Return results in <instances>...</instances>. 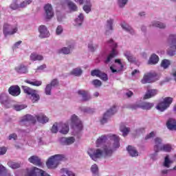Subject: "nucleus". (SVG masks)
Here are the masks:
<instances>
[{"instance_id": "nucleus-1", "label": "nucleus", "mask_w": 176, "mask_h": 176, "mask_svg": "<svg viewBox=\"0 0 176 176\" xmlns=\"http://www.w3.org/2000/svg\"><path fill=\"white\" fill-rule=\"evenodd\" d=\"M119 141V136L116 135H102L96 140L97 148L88 149L87 154L94 162H97L99 159L111 157L113 152L119 149L120 146Z\"/></svg>"}, {"instance_id": "nucleus-2", "label": "nucleus", "mask_w": 176, "mask_h": 176, "mask_svg": "<svg viewBox=\"0 0 176 176\" xmlns=\"http://www.w3.org/2000/svg\"><path fill=\"white\" fill-rule=\"evenodd\" d=\"M42 123V124H45L49 122V118L44 114H38L36 116H31L30 114H27L26 116H23L21 120V123Z\"/></svg>"}, {"instance_id": "nucleus-3", "label": "nucleus", "mask_w": 176, "mask_h": 176, "mask_svg": "<svg viewBox=\"0 0 176 176\" xmlns=\"http://www.w3.org/2000/svg\"><path fill=\"white\" fill-rule=\"evenodd\" d=\"M65 160V156L61 154H57L51 156L46 162L47 168L54 169L57 168L60 162Z\"/></svg>"}, {"instance_id": "nucleus-4", "label": "nucleus", "mask_w": 176, "mask_h": 176, "mask_svg": "<svg viewBox=\"0 0 176 176\" xmlns=\"http://www.w3.org/2000/svg\"><path fill=\"white\" fill-rule=\"evenodd\" d=\"M107 43L108 46H110V47H111V53L104 60L105 64H109V63H111V61L112 60V58L116 57V55L118 54V50H116L118 48V43H115L113 41V39L112 38L108 40L107 41Z\"/></svg>"}, {"instance_id": "nucleus-5", "label": "nucleus", "mask_w": 176, "mask_h": 176, "mask_svg": "<svg viewBox=\"0 0 176 176\" xmlns=\"http://www.w3.org/2000/svg\"><path fill=\"white\" fill-rule=\"evenodd\" d=\"M19 31V27L17 23H14L13 25L6 23L3 27V32L5 36H8V35H14Z\"/></svg>"}, {"instance_id": "nucleus-6", "label": "nucleus", "mask_w": 176, "mask_h": 176, "mask_svg": "<svg viewBox=\"0 0 176 176\" xmlns=\"http://www.w3.org/2000/svg\"><path fill=\"white\" fill-rule=\"evenodd\" d=\"M168 45L169 49L168 54L169 56H174L176 50V34H170L168 37Z\"/></svg>"}, {"instance_id": "nucleus-7", "label": "nucleus", "mask_w": 176, "mask_h": 176, "mask_svg": "<svg viewBox=\"0 0 176 176\" xmlns=\"http://www.w3.org/2000/svg\"><path fill=\"white\" fill-rule=\"evenodd\" d=\"M21 88L25 94L30 96V99L32 100V102H38V100H40L41 96H39V94H38V91L24 85H23Z\"/></svg>"}, {"instance_id": "nucleus-8", "label": "nucleus", "mask_w": 176, "mask_h": 176, "mask_svg": "<svg viewBox=\"0 0 176 176\" xmlns=\"http://www.w3.org/2000/svg\"><path fill=\"white\" fill-rule=\"evenodd\" d=\"M173 102V98L171 97H166L164 98L163 101L160 102L156 106V109L160 111V112H164L167 108L171 105Z\"/></svg>"}, {"instance_id": "nucleus-9", "label": "nucleus", "mask_w": 176, "mask_h": 176, "mask_svg": "<svg viewBox=\"0 0 176 176\" xmlns=\"http://www.w3.org/2000/svg\"><path fill=\"white\" fill-rule=\"evenodd\" d=\"M124 68V62H122L120 59L115 60V65L110 67V69L113 74H119L122 72Z\"/></svg>"}, {"instance_id": "nucleus-10", "label": "nucleus", "mask_w": 176, "mask_h": 176, "mask_svg": "<svg viewBox=\"0 0 176 176\" xmlns=\"http://www.w3.org/2000/svg\"><path fill=\"white\" fill-rule=\"evenodd\" d=\"M70 121L74 129L78 130V131H80V130L83 129L82 121L80 120V119H79L78 116L73 114L70 118Z\"/></svg>"}, {"instance_id": "nucleus-11", "label": "nucleus", "mask_w": 176, "mask_h": 176, "mask_svg": "<svg viewBox=\"0 0 176 176\" xmlns=\"http://www.w3.org/2000/svg\"><path fill=\"white\" fill-rule=\"evenodd\" d=\"M154 105L155 104L153 103L144 102L141 104L136 103L133 104L131 108L132 109H138V108H141L142 109L149 111V109H152V108H153Z\"/></svg>"}, {"instance_id": "nucleus-12", "label": "nucleus", "mask_w": 176, "mask_h": 176, "mask_svg": "<svg viewBox=\"0 0 176 176\" xmlns=\"http://www.w3.org/2000/svg\"><path fill=\"white\" fill-rule=\"evenodd\" d=\"M75 43H67V47H63L58 50V54H71V52L74 50Z\"/></svg>"}, {"instance_id": "nucleus-13", "label": "nucleus", "mask_w": 176, "mask_h": 176, "mask_svg": "<svg viewBox=\"0 0 176 176\" xmlns=\"http://www.w3.org/2000/svg\"><path fill=\"white\" fill-rule=\"evenodd\" d=\"M76 3H79V5H83L82 9L85 13H90L91 12V3L90 0H74Z\"/></svg>"}, {"instance_id": "nucleus-14", "label": "nucleus", "mask_w": 176, "mask_h": 176, "mask_svg": "<svg viewBox=\"0 0 176 176\" xmlns=\"http://www.w3.org/2000/svg\"><path fill=\"white\" fill-rule=\"evenodd\" d=\"M155 78H156V73H147L144 75L141 83H142V85L152 83V82L155 81Z\"/></svg>"}, {"instance_id": "nucleus-15", "label": "nucleus", "mask_w": 176, "mask_h": 176, "mask_svg": "<svg viewBox=\"0 0 176 176\" xmlns=\"http://www.w3.org/2000/svg\"><path fill=\"white\" fill-rule=\"evenodd\" d=\"M113 19H109L107 21V23L104 25V34L105 35H111L113 32Z\"/></svg>"}, {"instance_id": "nucleus-16", "label": "nucleus", "mask_w": 176, "mask_h": 176, "mask_svg": "<svg viewBox=\"0 0 176 176\" xmlns=\"http://www.w3.org/2000/svg\"><path fill=\"white\" fill-rule=\"evenodd\" d=\"M0 102L6 107V108H12L11 104L12 102L9 100V97L6 94H1L0 95Z\"/></svg>"}, {"instance_id": "nucleus-17", "label": "nucleus", "mask_w": 176, "mask_h": 176, "mask_svg": "<svg viewBox=\"0 0 176 176\" xmlns=\"http://www.w3.org/2000/svg\"><path fill=\"white\" fill-rule=\"evenodd\" d=\"M39 37L41 38H49L50 36V32L47 30L45 25H41L38 28Z\"/></svg>"}, {"instance_id": "nucleus-18", "label": "nucleus", "mask_w": 176, "mask_h": 176, "mask_svg": "<svg viewBox=\"0 0 176 176\" xmlns=\"http://www.w3.org/2000/svg\"><path fill=\"white\" fill-rule=\"evenodd\" d=\"M44 10L46 14V19L50 20L54 16V12L53 11V7L52 4L47 3L44 6Z\"/></svg>"}, {"instance_id": "nucleus-19", "label": "nucleus", "mask_w": 176, "mask_h": 176, "mask_svg": "<svg viewBox=\"0 0 176 176\" xmlns=\"http://www.w3.org/2000/svg\"><path fill=\"white\" fill-rule=\"evenodd\" d=\"M77 94H78V97H80L82 101H89V100H91V96L87 91L80 89L77 91Z\"/></svg>"}, {"instance_id": "nucleus-20", "label": "nucleus", "mask_w": 176, "mask_h": 176, "mask_svg": "<svg viewBox=\"0 0 176 176\" xmlns=\"http://www.w3.org/2000/svg\"><path fill=\"white\" fill-rule=\"evenodd\" d=\"M9 94L13 96L14 97H17V96H20L21 93V90L20 89V87L17 85L11 86L8 89Z\"/></svg>"}, {"instance_id": "nucleus-21", "label": "nucleus", "mask_w": 176, "mask_h": 176, "mask_svg": "<svg viewBox=\"0 0 176 176\" xmlns=\"http://www.w3.org/2000/svg\"><path fill=\"white\" fill-rule=\"evenodd\" d=\"M149 26L155 27L156 28H160V30H166L167 28V25L166 23L159 21H151Z\"/></svg>"}, {"instance_id": "nucleus-22", "label": "nucleus", "mask_w": 176, "mask_h": 176, "mask_svg": "<svg viewBox=\"0 0 176 176\" xmlns=\"http://www.w3.org/2000/svg\"><path fill=\"white\" fill-rule=\"evenodd\" d=\"M60 142L62 145H72L75 142L74 137L61 138Z\"/></svg>"}, {"instance_id": "nucleus-23", "label": "nucleus", "mask_w": 176, "mask_h": 176, "mask_svg": "<svg viewBox=\"0 0 176 176\" xmlns=\"http://www.w3.org/2000/svg\"><path fill=\"white\" fill-rule=\"evenodd\" d=\"M154 152H160V149L163 145V140L160 138H155L154 139Z\"/></svg>"}, {"instance_id": "nucleus-24", "label": "nucleus", "mask_w": 176, "mask_h": 176, "mask_svg": "<svg viewBox=\"0 0 176 176\" xmlns=\"http://www.w3.org/2000/svg\"><path fill=\"white\" fill-rule=\"evenodd\" d=\"M14 69L17 74H28V67L23 64H21L16 66L14 68Z\"/></svg>"}, {"instance_id": "nucleus-25", "label": "nucleus", "mask_w": 176, "mask_h": 176, "mask_svg": "<svg viewBox=\"0 0 176 176\" xmlns=\"http://www.w3.org/2000/svg\"><path fill=\"white\" fill-rule=\"evenodd\" d=\"M83 21H85V14H83V13H80L74 20V24L75 27H81L83 24Z\"/></svg>"}, {"instance_id": "nucleus-26", "label": "nucleus", "mask_w": 176, "mask_h": 176, "mask_svg": "<svg viewBox=\"0 0 176 176\" xmlns=\"http://www.w3.org/2000/svg\"><path fill=\"white\" fill-rule=\"evenodd\" d=\"M28 162H30V163H32V164H34V166H42V161L41 160V158H39V157L36 155L31 156L28 159Z\"/></svg>"}, {"instance_id": "nucleus-27", "label": "nucleus", "mask_w": 176, "mask_h": 176, "mask_svg": "<svg viewBox=\"0 0 176 176\" xmlns=\"http://www.w3.org/2000/svg\"><path fill=\"white\" fill-rule=\"evenodd\" d=\"M120 25H121L122 30H124V31L129 32V34H131V35H134V34H135L134 30L133 29V28H131V26H130L129 24H127V23L122 22L120 23Z\"/></svg>"}, {"instance_id": "nucleus-28", "label": "nucleus", "mask_w": 176, "mask_h": 176, "mask_svg": "<svg viewBox=\"0 0 176 176\" xmlns=\"http://www.w3.org/2000/svg\"><path fill=\"white\" fill-rule=\"evenodd\" d=\"M43 55L39 54L36 52H33L30 56L31 61H43Z\"/></svg>"}, {"instance_id": "nucleus-29", "label": "nucleus", "mask_w": 176, "mask_h": 176, "mask_svg": "<svg viewBox=\"0 0 176 176\" xmlns=\"http://www.w3.org/2000/svg\"><path fill=\"white\" fill-rule=\"evenodd\" d=\"M126 151L131 157H137L138 156V151L133 146H128Z\"/></svg>"}, {"instance_id": "nucleus-30", "label": "nucleus", "mask_w": 176, "mask_h": 176, "mask_svg": "<svg viewBox=\"0 0 176 176\" xmlns=\"http://www.w3.org/2000/svg\"><path fill=\"white\" fill-rule=\"evenodd\" d=\"M159 63V56L156 54H153L151 55L148 64L149 65H156Z\"/></svg>"}, {"instance_id": "nucleus-31", "label": "nucleus", "mask_w": 176, "mask_h": 176, "mask_svg": "<svg viewBox=\"0 0 176 176\" xmlns=\"http://www.w3.org/2000/svg\"><path fill=\"white\" fill-rule=\"evenodd\" d=\"M58 130L59 133H61V134H68L69 126H68L67 124H58Z\"/></svg>"}, {"instance_id": "nucleus-32", "label": "nucleus", "mask_w": 176, "mask_h": 176, "mask_svg": "<svg viewBox=\"0 0 176 176\" xmlns=\"http://www.w3.org/2000/svg\"><path fill=\"white\" fill-rule=\"evenodd\" d=\"M157 94V89H148L144 96V100H148V98H152Z\"/></svg>"}, {"instance_id": "nucleus-33", "label": "nucleus", "mask_w": 176, "mask_h": 176, "mask_svg": "<svg viewBox=\"0 0 176 176\" xmlns=\"http://www.w3.org/2000/svg\"><path fill=\"white\" fill-rule=\"evenodd\" d=\"M70 74L74 76H80L83 74V70H82L81 67H76L71 71Z\"/></svg>"}, {"instance_id": "nucleus-34", "label": "nucleus", "mask_w": 176, "mask_h": 176, "mask_svg": "<svg viewBox=\"0 0 176 176\" xmlns=\"http://www.w3.org/2000/svg\"><path fill=\"white\" fill-rule=\"evenodd\" d=\"M10 106L11 107H12L15 111H23V109H25V108H27V105L25 104H13V102Z\"/></svg>"}, {"instance_id": "nucleus-35", "label": "nucleus", "mask_w": 176, "mask_h": 176, "mask_svg": "<svg viewBox=\"0 0 176 176\" xmlns=\"http://www.w3.org/2000/svg\"><path fill=\"white\" fill-rule=\"evenodd\" d=\"M67 6L72 12H77L78 11V6L75 4V3L72 2L70 0H67Z\"/></svg>"}, {"instance_id": "nucleus-36", "label": "nucleus", "mask_w": 176, "mask_h": 176, "mask_svg": "<svg viewBox=\"0 0 176 176\" xmlns=\"http://www.w3.org/2000/svg\"><path fill=\"white\" fill-rule=\"evenodd\" d=\"M173 162L170 159V155H166L164 157V161L163 163L164 167H166V168H170V164H173Z\"/></svg>"}, {"instance_id": "nucleus-37", "label": "nucleus", "mask_w": 176, "mask_h": 176, "mask_svg": "<svg viewBox=\"0 0 176 176\" xmlns=\"http://www.w3.org/2000/svg\"><path fill=\"white\" fill-rule=\"evenodd\" d=\"M26 83H28L29 85H31L32 86H36L37 87L39 86H42V82L41 80H25Z\"/></svg>"}, {"instance_id": "nucleus-38", "label": "nucleus", "mask_w": 176, "mask_h": 176, "mask_svg": "<svg viewBox=\"0 0 176 176\" xmlns=\"http://www.w3.org/2000/svg\"><path fill=\"white\" fill-rule=\"evenodd\" d=\"M60 173L61 174H66L67 176H76L75 173L67 168H63L60 169Z\"/></svg>"}, {"instance_id": "nucleus-39", "label": "nucleus", "mask_w": 176, "mask_h": 176, "mask_svg": "<svg viewBox=\"0 0 176 176\" xmlns=\"http://www.w3.org/2000/svg\"><path fill=\"white\" fill-rule=\"evenodd\" d=\"M124 56L126 57L128 61H129V63H133V61H134V56H133V54H131L130 51H125L124 52Z\"/></svg>"}, {"instance_id": "nucleus-40", "label": "nucleus", "mask_w": 176, "mask_h": 176, "mask_svg": "<svg viewBox=\"0 0 176 176\" xmlns=\"http://www.w3.org/2000/svg\"><path fill=\"white\" fill-rule=\"evenodd\" d=\"M170 65H171V61H170V60L164 59L162 60L161 67L164 69H167V68H168V67H170Z\"/></svg>"}, {"instance_id": "nucleus-41", "label": "nucleus", "mask_w": 176, "mask_h": 176, "mask_svg": "<svg viewBox=\"0 0 176 176\" xmlns=\"http://www.w3.org/2000/svg\"><path fill=\"white\" fill-rule=\"evenodd\" d=\"M116 112H118V107H116V106H113V107L110 108L106 112V113L108 115V116L109 118H111V116H112V115H115V113H116Z\"/></svg>"}, {"instance_id": "nucleus-42", "label": "nucleus", "mask_w": 176, "mask_h": 176, "mask_svg": "<svg viewBox=\"0 0 176 176\" xmlns=\"http://www.w3.org/2000/svg\"><path fill=\"white\" fill-rule=\"evenodd\" d=\"M81 112H83L84 113H93L95 112L94 109H91L90 107H82L80 108Z\"/></svg>"}, {"instance_id": "nucleus-43", "label": "nucleus", "mask_w": 176, "mask_h": 176, "mask_svg": "<svg viewBox=\"0 0 176 176\" xmlns=\"http://www.w3.org/2000/svg\"><path fill=\"white\" fill-rule=\"evenodd\" d=\"M120 130L121 133H122L123 137H126V135H129V133H130V128L126 126H120Z\"/></svg>"}, {"instance_id": "nucleus-44", "label": "nucleus", "mask_w": 176, "mask_h": 176, "mask_svg": "<svg viewBox=\"0 0 176 176\" xmlns=\"http://www.w3.org/2000/svg\"><path fill=\"white\" fill-rule=\"evenodd\" d=\"M32 3V0H25L19 3V7L21 9H24L28 5H30Z\"/></svg>"}, {"instance_id": "nucleus-45", "label": "nucleus", "mask_w": 176, "mask_h": 176, "mask_svg": "<svg viewBox=\"0 0 176 176\" xmlns=\"http://www.w3.org/2000/svg\"><path fill=\"white\" fill-rule=\"evenodd\" d=\"M8 166L10 167V168L16 169V168H20V164L18 162H13L12 161H9L8 162Z\"/></svg>"}, {"instance_id": "nucleus-46", "label": "nucleus", "mask_w": 176, "mask_h": 176, "mask_svg": "<svg viewBox=\"0 0 176 176\" xmlns=\"http://www.w3.org/2000/svg\"><path fill=\"white\" fill-rule=\"evenodd\" d=\"M173 147L170 144H163L160 148V151L164 152H171Z\"/></svg>"}, {"instance_id": "nucleus-47", "label": "nucleus", "mask_w": 176, "mask_h": 176, "mask_svg": "<svg viewBox=\"0 0 176 176\" xmlns=\"http://www.w3.org/2000/svg\"><path fill=\"white\" fill-rule=\"evenodd\" d=\"M98 47V45L94 44L93 42H90L88 44V49L89 50H90V52H96Z\"/></svg>"}, {"instance_id": "nucleus-48", "label": "nucleus", "mask_w": 176, "mask_h": 176, "mask_svg": "<svg viewBox=\"0 0 176 176\" xmlns=\"http://www.w3.org/2000/svg\"><path fill=\"white\" fill-rule=\"evenodd\" d=\"M91 171L95 176H98V166L96 164L92 165L91 167Z\"/></svg>"}, {"instance_id": "nucleus-49", "label": "nucleus", "mask_w": 176, "mask_h": 176, "mask_svg": "<svg viewBox=\"0 0 176 176\" xmlns=\"http://www.w3.org/2000/svg\"><path fill=\"white\" fill-rule=\"evenodd\" d=\"M129 3V0H117V4L119 8H124L126 5Z\"/></svg>"}, {"instance_id": "nucleus-50", "label": "nucleus", "mask_w": 176, "mask_h": 176, "mask_svg": "<svg viewBox=\"0 0 176 176\" xmlns=\"http://www.w3.org/2000/svg\"><path fill=\"white\" fill-rule=\"evenodd\" d=\"M109 119V117L107 113H104L102 118H100V122L101 124H105L107 122H108V120Z\"/></svg>"}, {"instance_id": "nucleus-51", "label": "nucleus", "mask_w": 176, "mask_h": 176, "mask_svg": "<svg viewBox=\"0 0 176 176\" xmlns=\"http://www.w3.org/2000/svg\"><path fill=\"white\" fill-rule=\"evenodd\" d=\"M98 78L103 80V82H107V80H108V74L104 72H100V74H99Z\"/></svg>"}, {"instance_id": "nucleus-52", "label": "nucleus", "mask_w": 176, "mask_h": 176, "mask_svg": "<svg viewBox=\"0 0 176 176\" xmlns=\"http://www.w3.org/2000/svg\"><path fill=\"white\" fill-rule=\"evenodd\" d=\"M52 88L50 85L47 84L45 88V93L46 96H52Z\"/></svg>"}, {"instance_id": "nucleus-53", "label": "nucleus", "mask_w": 176, "mask_h": 176, "mask_svg": "<svg viewBox=\"0 0 176 176\" xmlns=\"http://www.w3.org/2000/svg\"><path fill=\"white\" fill-rule=\"evenodd\" d=\"M92 85H94L95 87H101L102 82L101 80L96 79L92 81Z\"/></svg>"}, {"instance_id": "nucleus-54", "label": "nucleus", "mask_w": 176, "mask_h": 176, "mask_svg": "<svg viewBox=\"0 0 176 176\" xmlns=\"http://www.w3.org/2000/svg\"><path fill=\"white\" fill-rule=\"evenodd\" d=\"M101 70L100 69H94L91 72V76H96L98 78L100 76V74H101Z\"/></svg>"}, {"instance_id": "nucleus-55", "label": "nucleus", "mask_w": 176, "mask_h": 176, "mask_svg": "<svg viewBox=\"0 0 176 176\" xmlns=\"http://www.w3.org/2000/svg\"><path fill=\"white\" fill-rule=\"evenodd\" d=\"M51 131L54 134H56V133H57L58 131V124H57V123L54 124L51 129Z\"/></svg>"}, {"instance_id": "nucleus-56", "label": "nucleus", "mask_w": 176, "mask_h": 176, "mask_svg": "<svg viewBox=\"0 0 176 176\" xmlns=\"http://www.w3.org/2000/svg\"><path fill=\"white\" fill-rule=\"evenodd\" d=\"M48 85H50L51 87H56L58 85V80L57 78L53 79Z\"/></svg>"}, {"instance_id": "nucleus-57", "label": "nucleus", "mask_w": 176, "mask_h": 176, "mask_svg": "<svg viewBox=\"0 0 176 176\" xmlns=\"http://www.w3.org/2000/svg\"><path fill=\"white\" fill-rule=\"evenodd\" d=\"M56 35H61L63 34V26L58 25L56 30Z\"/></svg>"}, {"instance_id": "nucleus-58", "label": "nucleus", "mask_w": 176, "mask_h": 176, "mask_svg": "<svg viewBox=\"0 0 176 176\" xmlns=\"http://www.w3.org/2000/svg\"><path fill=\"white\" fill-rule=\"evenodd\" d=\"M10 8H11V9H12V10H16V9H20V4H17L16 3H12L10 5Z\"/></svg>"}, {"instance_id": "nucleus-59", "label": "nucleus", "mask_w": 176, "mask_h": 176, "mask_svg": "<svg viewBox=\"0 0 176 176\" xmlns=\"http://www.w3.org/2000/svg\"><path fill=\"white\" fill-rule=\"evenodd\" d=\"M7 151H8V148H6V147H5V146L0 147V155L1 156L5 155Z\"/></svg>"}, {"instance_id": "nucleus-60", "label": "nucleus", "mask_w": 176, "mask_h": 176, "mask_svg": "<svg viewBox=\"0 0 176 176\" xmlns=\"http://www.w3.org/2000/svg\"><path fill=\"white\" fill-rule=\"evenodd\" d=\"M138 14L140 19H145V17H146V12H145L144 11H141V12H138Z\"/></svg>"}, {"instance_id": "nucleus-61", "label": "nucleus", "mask_w": 176, "mask_h": 176, "mask_svg": "<svg viewBox=\"0 0 176 176\" xmlns=\"http://www.w3.org/2000/svg\"><path fill=\"white\" fill-rule=\"evenodd\" d=\"M8 140H13L14 141H16L17 140V135L16 133H12L9 135Z\"/></svg>"}, {"instance_id": "nucleus-62", "label": "nucleus", "mask_w": 176, "mask_h": 176, "mask_svg": "<svg viewBox=\"0 0 176 176\" xmlns=\"http://www.w3.org/2000/svg\"><path fill=\"white\" fill-rule=\"evenodd\" d=\"M155 132H151L149 134H148L145 140H150V138H153V136L155 135Z\"/></svg>"}, {"instance_id": "nucleus-63", "label": "nucleus", "mask_w": 176, "mask_h": 176, "mask_svg": "<svg viewBox=\"0 0 176 176\" xmlns=\"http://www.w3.org/2000/svg\"><path fill=\"white\" fill-rule=\"evenodd\" d=\"M157 153H159V152L155 151L154 153L151 155V157L153 160H157Z\"/></svg>"}, {"instance_id": "nucleus-64", "label": "nucleus", "mask_w": 176, "mask_h": 176, "mask_svg": "<svg viewBox=\"0 0 176 176\" xmlns=\"http://www.w3.org/2000/svg\"><path fill=\"white\" fill-rule=\"evenodd\" d=\"M21 43H22L21 41H17L16 43H15L14 44L13 49H19V47H20V45H21Z\"/></svg>"}]
</instances>
